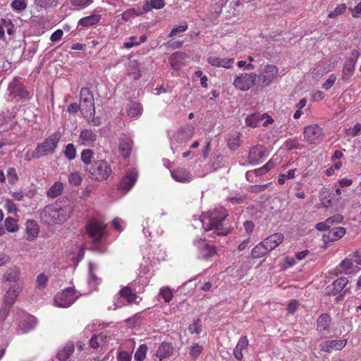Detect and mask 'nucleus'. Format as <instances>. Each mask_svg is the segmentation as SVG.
<instances>
[{"label": "nucleus", "instance_id": "f257e3e1", "mask_svg": "<svg viewBox=\"0 0 361 361\" xmlns=\"http://www.w3.org/2000/svg\"><path fill=\"white\" fill-rule=\"evenodd\" d=\"M228 213L224 208L209 211L202 219V226L206 231H214L217 235H226L231 233V228L224 224Z\"/></svg>", "mask_w": 361, "mask_h": 361}, {"label": "nucleus", "instance_id": "f03ea898", "mask_svg": "<svg viewBox=\"0 0 361 361\" xmlns=\"http://www.w3.org/2000/svg\"><path fill=\"white\" fill-rule=\"evenodd\" d=\"M72 212L71 207H61L58 205H47L42 212L41 216L47 224H61L67 221Z\"/></svg>", "mask_w": 361, "mask_h": 361}, {"label": "nucleus", "instance_id": "7ed1b4c3", "mask_svg": "<svg viewBox=\"0 0 361 361\" xmlns=\"http://www.w3.org/2000/svg\"><path fill=\"white\" fill-rule=\"evenodd\" d=\"M85 171L91 179L99 182L107 180L112 173L111 166L104 160L94 161L86 167Z\"/></svg>", "mask_w": 361, "mask_h": 361}, {"label": "nucleus", "instance_id": "20e7f679", "mask_svg": "<svg viewBox=\"0 0 361 361\" xmlns=\"http://www.w3.org/2000/svg\"><path fill=\"white\" fill-rule=\"evenodd\" d=\"M80 106L85 118L91 117L95 113L94 97L87 87H82L80 93Z\"/></svg>", "mask_w": 361, "mask_h": 361}, {"label": "nucleus", "instance_id": "39448f33", "mask_svg": "<svg viewBox=\"0 0 361 361\" xmlns=\"http://www.w3.org/2000/svg\"><path fill=\"white\" fill-rule=\"evenodd\" d=\"M61 137L62 133L57 130L48 136L42 143L37 145L42 157L52 154L55 152Z\"/></svg>", "mask_w": 361, "mask_h": 361}, {"label": "nucleus", "instance_id": "423d86ee", "mask_svg": "<svg viewBox=\"0 0 361 361\" xmlns=\"http://www.w3.org/2000/svg\"><path fill=\"white\" fill-rule=\"evenodd\" d=\"M86 233L94 241L98 242L106 233V225L96 219L90 220L85 226Z\"/></svg>", "mask_w": 361, "mask_h": 361}, {"label": "nucleus", "instance_id": "0eeeda50", "mask_svg": "<svg viewBox=\"0 0 361 361\" xmlns=\"http://www.w3.org/2000/svg\"><path fill=\"white\" fill-rule=\"evenodd\" d=\"M75 290L73 288H67L58 293L54 298V302L59 307H68L76 300Z\"/></svg>", "mask_w": 361, "mask_h": 361}, {"label": "nucleus", "instance_id": "6e6552de", "mask_svg": "<svg viewBox=\"0 0 361 361\" xmlns=\"http://www.w3.org/2000/svg\"><path fill=\"white\" fill-rule=\"evenodd\" d=\"M257 74L244 73L237 76L233 81L234 87L241 91H247L255 85Z\"/></svg>", "mask_w": 361, "mask_h": 361}, {"label": "nucleus", "instance_id": "1a4fd4ad", "mask_svg": "<svg viewBox=\"0 0 361 361\" xmlns=\"http://www.w3.org/2000/svg\"><path fill=\"white\" fill-rule=\"evenodd\" d=\"M304 139L310 144H314L322 139L324 130L317 124H311L305 127L303 130Z\"/></svg>", "mask_w": 361, "mask_h": 361}, {"label": "nucleus", "instance_id": "9d476101", "mask_svg": "<svg viewBox=\"0 0 361 361\" xmlns=\"http://www.w3.org/2000/svg\"><path fill=\"white\" fill-rule=\"evenodd\" d=\"M267 157L266 147L262 145H257L250 149L247 156V161L252 165H257Z\"/></svg>", "mask_w": 361, "mask_h": 361}, {"label": "nucleus", "instance_id": "9b49d317", "mask_svg": "<svg viewBox=\"0 0 361 361\" xmlns=\"http://www.w3.org/2000/svg\"><path fill=\"white\" fill-rule=\"evenodd\" d=\"M138 178V172L136 169H130L127 171L121 180L118 188L125 192H128L135 185Z\"/></svg>", "mask_w": 361, "mask_h": 361}, {"label": "nucleus", "instance_id": "f8f14e48", "mask_svg": "<svg viewBox=\"0 0 361 361\" xmlns=\"http://www.w3.org/2000/svg\"><path fill=\"white\" fill-rule=\"evenodd\" d=\"M267 118V121L263 123V126H267L269 124L273 123L274 120L269 116L267 113L259 114V113H254L245 118V123L247 126L252 128H257L259 126L260 121Z\"/></svg>", "mask_w": 361, "mask_h": 361}, {"label": "nucleus", "instance_id": "ddd939ff", "mask_svg": "<svg viewBox=\"0 0 361 361\" xmlns=\"http://www.w3.org/2000/svg\"><path fill=\"white\" fill-rule=\"evenodd\" d=\"M331 318L327 314H322L317 320L316 330L321 337H325L330 333Z\"/></svg>", "mask_w": 361, "mask_h": 361}, {"label": "nucleus", "instance_id": "4468645a", "mask_svg": "<svg viewBox=\"0 0 361 361\" xmlns=\"http://www.w3.org/2000/svg\"><path fill=\"white\" fill-rule=\"evenodd\" d=\"M23 289V283H18L12 285L4 297V302L8 306L13 305L17 299L19 293Z\"/></svg>", "mask_w": 361, "mask_h": 361}, {"label": "nucleus", "instance_id": "2eb2a0df", "mask_svg": "<svg viewBox=\"0 0 361 361\" xmlns=\"http://www.w3.org/2000/svg\"><path fill=\"white\" fill-rule=\"evenodd\" d=\"M279 73V68L272 64H268L262 69L259 77L264 85H269Z\"/></svg>", "mask_w": 361, "mask_h": 361}, {"label": "nucleus", "instance_id": "dca6fc26", "mask_svg": "<svg viewBox=\"0 0 361 361\" xmlns=\"http://www.w3.org/2000/svg\"><path fill=\"white\" fill-rule=\"evenodd\" d=\"M347 340H329L320 343L322 351L331 353L334 350H341L346 345Z\"/></svg>", "mask_w": 361, "mask_h": 361}, {"label": "nucleus", "instance_id": "f3484780", "mask_svg": "<svg viewBox=\"0 0 361 361\" xmlns=\"http://www.w3.org/2000/svg\"><path fill=\"white\" fill-rule=\"evenodd\" d=\"M346 233L345 228L341 226L333 228L322 236L324 243L334 242L343 238Z\"/></svg>", "mask_w": 361, "mask_h": 361}, {"label": "nucleus", "instance_id": "a211bd4d", "mask_svg": "<svg viewBox=\"0 0 361 361\" xmlns=\"http://www.w3.org/2000/svg\"><path fill=\"white\" fill-rule=\"evenodd\" d=\"M97 137V134L92 130L85 128L80 133L78 142L80 145L92 146Z\"/></svg>", "mask_w": 361, "mask_h": 361}, {"label": "nucleus", "instance_id": "6ab92c4d", "mask_svg": "<svg viewBox=\"0 0 361 361\" xmlns=\"http://www.w3.org/2000/svg\"><path fill=\"white\" fill-rule=\"evenodd\" d=\"M171 175L176 181L180 183L190 182L192 178L190 172L184 167H178L171 170Z\"/></svg>", "mask_w": 361, "mask_h": 361}, {"label": "nucleus", "instance_id": "aec40b11", "mask_svg": "<svg viewBox=\"0 0 361 361\" xmlns=\"http://www.w3.org/2000/svg\"><path fill=\"white\" fill-rule=\"evenodd\" d=\"M207 61L212 66L217 68H230L234 63L233 58L221 59L216 56H210L207 58Z\"/></svg>", "mask_w": 361, "mask_h": 361}, {"label": "nucleus", "instance_id": "412c9836", "mask_svg": "<svg viewBox=\"0 0 361 361\" xmlns=\"http://www.w3.org/2000/svg\"><path fill=\"white\" fill-rule=\"evenodd\" d=\"M195 130V127L192 124H187L181 127L177 133V141L180 142H187L192 138Z\"/></svg>", "mask_w": 361, "mask_h": 361}, {"label": "nucleus", "instance_id": "4be33fe9", "mask_svg": "<svg viewBox=\"0 0 361 361\" xmlns=\"http://www.w3.org/2000/svg\"><path fill=\"white\" fill-rule=\"evenodd\" d=\"M173 345L170 342H162L158 347L156 356L160 361L169 357L173 353Z\"/></svg>", "mask_w": 361, "mask_h": 361}, {"label": "nucleus", "instance_id": "5701e85b", "mask_svg": "<svg viewBox=\"0 0 361 361\" xmlns=\"http://www.w3.org/2000/svg\"><path fill=\"white\" fill-rule=\"evenodd\" d=\"M284 236L281 233H275L263 241L264 245L267 246V250L269 252L278 247L283 241Z\"/></svg>", "mask_w": 361, "mask_h": 361}, {"label": "nucleus", "instance_id": "b1692460", "mask_svg": "<svg viewBox=\"0 0 361 361\" xmlns=\"http://www.w3.org/2000/svg\"><path fill=\"white\" fill-rule=\"evenodd\" d=\"M248 343V339L246 336H243L240 338L233 350V355L237 360H240L243 359V350L247 348Z\"/></svg>", "mask_w": 361, "mask_h": 361}, {"label": "nucleus", "instance_id": "393cba45", "mask_svg": "<svg viewBox=\"0 0 361 361\" xmlns=\"http://www.w3.org/2000/svg\"><path fill=\"white\" fill-rule=\"evenodd\" d=\"M20 274L19 267L15 266L7 269L2 276V280L4 282H18L20 279Z\"/></svg>", "mask_w": 361, "mask_h": 361}, {"label": "nucleus", "instance_id": "a878e982", "mask_svg": "<svg viewBox=\"0 0 361 361\" xmlns=\"http://www.w3.org/2000/svg\"><path fill=\"white\" fill-rule=\"evenodd\" d=\"M118 295L125 298L129 305L135 303L137 298V294L128 286L121 288L118 292Z\"/></svg>", "mask_w": 361, "mask_h": 361}, {"label": "nucleus", "instance_id": "bb28decb", "mask_svg": "<svg viewBox=\"0 0 361 361\" xmlns=\"http://www.w3.org/2000/svg\"><path fill=\"white\" fill-rule=\"evenodd\" d=\"M356 63V61L350 59L345 61V63L343 66L342 71V79L344 81L348 80L350 77L353 75L355 71V66Z\"/></svg>", "mask_w": 361, "mask_h": 361}, {"label": "nucleus", "instance_id": "cd10ccee", "mask_svg": "<svg viewBox=\"0 0 361 361\" xmlns=\"http://www.w3.org/2000/svg\"><path fill=\"white\" fill-rule=\"evenodd\" d=\"M338 273H345L346 274H354L355 270L354 269L352 259L345 258L342 260L337 268Z\"/></svg>", "mask_w": 361, "mask_h": 361}, {"label": "nucleus", "instance_id": "c85d7f7f", "mask_svg": "<svg viewBox=\"0 0 361 361\" xmlns=\"http://www.w3.org/2000/svg\"><path fill=\"white\" fill-rule=\"evenodd\" d=\"M26 234L27 240H32L39 233V227L37 223L33 220H28L26 221Z\"/></svg>", "mask_w": 361, "mask_h": 361}, {"label": "nucleus", "instance_id": "c756f323", "mask_svg": "<svg viewBox=\"0 0 361 361\" xmlns=\"http://www.w3.org/2000/svg\"><path fill=\"white\" fill-rule=\"evenodd\" d=\"M128 71L130 75H133L135 80L140 79L142 76V73L140 69L138 61L135 59L130 60L128 63Z\"/></svg>", "mask_w": 361, "mask_h": 361}, {"label": "nucleus", "instance_id": "7c9ffc66", "mask_svg": "<svg viewBox=\"0 0 361 361\" xmlns=\"http://www.w3.org/2000/svg\"><path fill=\"white\" fill-rule=\"evenodd\" d=\"M101 20V15L99 14H92L90 16L82 18L78 25L82 27H90L96 25Z\"/></svg>", "mask_w": 361, "mask_h": 361}, {"label": "nucleus", "instance_id": "2f4dec72", "mask_svg": "<svg viewBox=\"0 0 361 361\" xmlns=\"http://www.w3.org/2000/svg\"><path fill=\"white\" fill-rule=\"evenodd\" d=\"M165 6L164 0H150L146 1L142 6L144 12H149L152 9H161Z\"/></svg>", "mask_w": 361, "mask_h": 361}, {"label": "nucleus", "instance_id": "473e14b6", "mask_svg": "<svg viewBox=\"0 0 361 361\" xmlns=\"http://www.w3.org/2000/svg\"><path fill=\"white\" fill-rule=\"evenodd\" d=\"M75 347L73 343L67 344L57 353V358L60 361H66L74 352Z\"/></svg>", "mask_w": 361, "mask_h": 361}, {"label": "nucleus", "instance_id": "72a5a7b5", "mask_svg": "<svg viewBox=\"0 0 361 361\" xmlns=\"http://www.w3.org/2000/svg\"><path fill=\"white\" fill-rule=\"evenodd\" d=\"M201 255L204 259H209L217 255L216 247L210 244H204L201 248Z\"/></svg>", "mask_w": 361, "mask_h": 361}, {"label": "nucleus", "instance_id": "f704fd0d", "mask_svg": "<svg viewBox=\"0 0 361 361\" xmlns=\"http://www.w3.org/2000/svg\"><path fill=\"white\" fill-rule=\"evenodd\" d=\"M185 57V54L181 51H176L172 54L169 58V63L172 68L178 69L180 66V61Z\"/></svg>", "mask_w": 361, "mask_h": 361}, {"label": "nucleus", "instance_id": "c9c22d12", "mask_svg": "<svg viewBox=\"0 0 361 361\" xmlns=\"http://www.w3.org/2000/svg\"><path fill=\"white\" fill-rule=\"evenodd\" d=\"M145 12L143 9L141 10L139 8H132L126 10L121 14V18L125 21H128L132 18L142 16Z\"/></svg>", "mask_w": 361, "mask_h": 361}, {"label": "nucleus", "instance_id": "e433bc0d", "mask_svg": "<svg viewBox=\"0 0 361 361\" xmlns=\"http://www.w3.org/2000/svg\"><path fill=\"white\" fill-rule=\"evenodd\" d=\"M63 185L61 182L57 181L47 190V195L50 198H55L59 196L63 191Z\"/></svg>", "mask_w": 361, "mask_h": 361}, {"label": "nucleus", "instance_id": "4c0bfd02", "mask_svg": "<svg viewBox=\"0 0 361 361\" xmlns=\"http://www.w3.org/2000/svg\"><path fill=\"white\" fill-rule=\"evenodd\" d=\"M204 350V346L198 343H192L189 347V355L193 360H196Z\"/></svg>", "mask_w": 361, "mask_h": 361}, {"label": "nucleus", "instance_id": "58836bf2", "mask_svg": "<svg viewBox=\"0 0 361 361\" xmlns=\"http://www.w3.org/2000/svg\"><path fill=\"white\" fill-rule=\"evenodd\" d=\"M269 252V250H267V246L264 245V241H262L252 250L251 254L254 258H260Z\"/></svg>", "mask_w": 361, "mask_h": 361}, {"label": "nucleus", "instance_id": "ea45409f", "mask_svg": "<svg viewBox=\"0 0 361 361\" xmlns=\"http://www.w3.org/2000/svg\"><path fill=\"white\" fill-rule=\"evenodd\" d=\"M142 111V105L140 103L135 102H131L126 109L127 114L130 117H136L140 115Z\"/></svg>", "mask_w": 361, "mask_h": 361}, {"label": "nucleus", "instance_id": "a19ab883", "mask_svg": "<svg viewBox=\"0 0 361 361\" xmlns=\"http://www.w3.org/2000/svg\"><path fill=\"white\" fill-rule=\"evenodd\" d=\"M321 204L324 207L328 208L332 204L331 195L327 189L323 188L320 191Z\"/></svg>", "mask_w": 361, "mask_h": 361}, {"label": "nucleus", "instance_id": "79ce46f5", "mask_svg": "<svg viewBox=\"0 0 361 361\" xmlns=\"http://www.w3.org/2000/svg\"><path fill=\"white\" fill-rule=\"evenodd\" d=\"M6 178L9 185H15L18 181L19 176L15 167H9L7 169Z\"/></svg>", "mask_w": 361, "mask_h": 361}, {"label": "nucleus", "instance_id": "37998d69", "mask_svg": "<svg viewBox=\"0 0 361 361\" xmlns=\"http://www.w3.org/2000/svg\"><path fill=\"white\" fill-rule=\"evenodd\" d=\"M4 226L6 229L10 233H14L18 230L17 221L12 217H7L5 219Z\"/></svg>", "mask_w": 361, "mask_h": 361}, {"label": "nucleus", "instance_id": "c03bdc74", "mask_svg": "<svg viewBox=\"0 0 361 361\" xmlns=\"http://www.w3.org/2000/svg\"><path fill=\"white\" fill-rule=\"evenodd\" d=\"M131 149V142L129 140L121 142L119 145V152L121 155L124 158L129 157Z\"/></svg>", "mask_w": 361, "mask_h": 361}, {"label": "nucleus", "instance_id": "a18cd8bd", "mask_svg": "<svg viewBox=\"0 0 361 361\" xmlns=\"http://www.w3.org/2000/svg\"><path fill=\"white\" fill-rule=\"evenodd\" d=\"M348 280L346 277H341L336 279L334 283V290L335 293L341 292L348 284Z\"/></svg>", "mask_w": 361, "mask_h": 361}, {"label": "nucleus", "instance_id": "49530a36", "mask_svg": "<svg viewBox=\"0 0 361 361\" xmlns=\"http://www.w3.org/2000/svg\"><path fill=\"white\" fill-rule=\"evenodd\" d=\"M93 151L90 149H83L81 152V160L86 165V167L92 164Z\"/></svg>", "mask_w": 361, "mask_h": 361}, {"label": "nucleus", "instance_id": "de8ad7c7", "mask_svg": "<svg viewBox=\"0 0 361 361\" xmlns=\"http://www.w3.org/2000/svg\"><path fill=\"white\" fill-rule=\"evenodd\" d=\"M159 295L161 296L165 302H171L173 298V293L168 286H164L160 289Z\"/></svg>", "mask_w": 361, "mask_h": 361}, {"label": "nucleus", "instance_id": "09e8293b", "mask_svg": "<svg viewBox=\"0 0 361 361\" xmlns=\"http://www.w3.org/2000/svg\"><path fill=\"white\" fill-rule=\"evenodd\" d=\"M285 148L288 150H292L294 149H301L302 145L300 144L298 138H289L284 142Z\"/></svg>", "mask_w": 361, "mask_h": 361}, {"label": "nucleus", "instance_id": "8fccbe9b", "mask_svg": "<svg viewBox=\"0 0 361 361\" xmlns=\"http://www.w3.org/2000/svg\"><path fill=\"white\" fill-rule=\"evenodd\" d=\"M147 349V346L145 344L140 345L135 353V360L136 361H143L146 357Z\"/></svg>", "mask_w": 361, "mask_h": 361}, {"label": "nucleus", "instance_id": "3c124183", "mask_svg": "<svg viewBox=\"0 0 361 361\" xmlns=\"http://www.w3.org/2000/svg\"><path fill=\"white\" fill-rule=\"evenodd\" d=\"M346 6L345 4L338 5L334 11L328 14L329 18H336L338 16L343 15L346 11Z\"/></svg>", "mask_w": 361, "mask_h": 361}, {"label": "nucleus", "instance_id": "603ef678", "mask_svg": "<svg viewBox=\"0 0 361 361\" xmlns=\"http://www.w3.org/2000/svg\"><path fill=\"white\" fill-rule=\"evenodd\" d=\"M64 155L68 160H73L76 157V149L73 143H69L66 146Z\"/></svg>", "mask_w": 361, "mask_h": 361}, {"label": "nucleus", "instance_id": "864d4df0", "mask_svg": "<svg viewBox=\"0 0 361 361\" xmlns=\"http://www.w3.org/2000/svg\"><path fill=\"white\" fill-rule=\"evenodd\" d=\"M188 331L191 334H200L202 331L201 321L200 319L194 320L192 323L190 324Z\"/></svg>", "mask_w": 361, "mask_h": 361}, {"label": "nucleus", "instance_id": "5fc2aeb1", "mask_svg": "<svg viewBox=\"0 0 361 361\" xmlns=\"http://www.w3.org/2000/svg\"><path fill=\"white\" fill-rule=\"evenodd\" d=\"M42 155L41 154L37 146L35 147L34 150H27L25 154V160L27 161H30L34 159H39Z\"/></svg>", "mask_w": 361, "mask_h": 361}, {"label": "nucleus", "instance_id": "6e6d98bb", "mask_svg": "<svg viewBox=\"0 0 361 361\" xmlns=\"http://www.w3.org/2000/svg\"><path fill=\"white\" fill-rule=\"evenodd\" d=\"M68 179L69 183L74 186L80 185L82 181V178L78 172L71 173Z\"/></svg>", "mask_w": 361, "mask_h": 361}, {"label": "nucleus", "instance_id": "4d7b16f0", "mask_svg": "<svg viewBox=\"0 0 361 361\" xmlns=\"http://www.w3.org/2000/svg\"><path fill=\"white\" fill-rule=\"evenodd\" d=\"M240 146V140L239 134L235 137H233L228 139V147L232 150L235 151Z\"/></svg>", "mask_w": 361, "mask_h": 361}, {"label": "nucleus", "instance_id": "13d9d810", "mask_svg": "<svg viewBox=\"0 0 361 361\" xmlns=\"http://www.w3.org/2000/svg\"><path fill=\"white\" fill-rule=\"evenodd\" d=\"M12 8L16 11H22L26 8L25 0H13L11 4Z\"/></svg>", "mask_w": 361, "mask_h": 361}, {"label": "nucleus", "instance_id": "bf43d9fd", "mask_svg": "<svg viewBox=\"0 0 361 361\" xmlns=\"http://www.w3.org/2000/svg\"><path fill=\"white\" fill-rule=\"evenodd\" d=\"M48 282V278L44 274H40L37 277V283L39 289H44Z\"/></svg>", "mask_w": 361, "mask_h": 361}, {"label": "nucleus", "instance_id": "052dcab7", "mask_svg": "<svg viewBox=\"0 0 361 361\" xmlns=\"http://www.w3.org/2000/svg\"><path fill=\"white\" fill-rule=\"evenodd\" d=\"M132 354L127 351H119L117 353L118 361H131Z\"/></svg>", "mask_w": 361, "mask_h": 361}, {"label": "nucleus", "instance_id": "680f3d73", "mask_svg": "<svg viewBox=\"0 0 361 361\" xmlns=\"http://www.w3.org/2000/svg\"><path fill=\"white\" fill-rule=\"evenodd\" d=\"M71 4L76 7L84 8L92 3V0H70Z\"/></svg>", "mask_w": 361, "mask_h": 361}, {"label": "nucleus", "instance_id": "e2e57ef3", "mask_svg": "<svg viewBox=\"0 0 361 361\" xmlns=\"http://www.w3.org/2000/svg\"><path fill=\"white\" fill-rule=\"evenodd\" d=\"M5 207L8 213H16L18 210L16 204L11 199L6 200Z\"/></svg>", "mask_w": 361, "mask_h": 361}, {"label": "nucleus", "instance_id": "0e129e2a", "mask_svg": "<svg viewBox=\"0 0 361 361\" xmlns=\"http://www.w3.org/2000/svg\"><path fill=\"white\" fill-rule=\"evenodd\" d=\"M183 42L182 41H169L164 44V46L167 49H179L182 47Z\"/></svg>", "mask_w": 361, "mask_h": 361}, {"label": "nucleus", "instance_id": "69168bd1", "mask_svg": "<svg viewBox=\"0 0 361 361\" xmlns=\"http://www.w3.org/2000/svg\"><path fill=\"white\" fill-rule=\"evenodd\" d=\"M99 339L102 340L103 339V336L102 335L94 334L92 336L90 341V347L94 348V349L98 348L99 346Z\"/></svg>", "mask_w": 361, "mask_h": 361}, {"label": "nucleus", "instance_id": "338daca9", "mask_svg": "<svg viewBox=\"0 0 361 361\" xmlns=\"http://www.w3.org/2000/svg\"><path fill=\"white\" fill-rule=\"evenodd\" d=\"M336 80V76L334 74L330 75L329 78L322 85V88H324L326 90H329L334 85Z\"/></svg>", "mask_w": 361, "mask_h": 361}, {"label": "nucleus", "instance_id": "774afa93", "mask_svg": "<svg viewBox=\"0 0 361 361\" xmlns=\"http://www.w3.org/2000/svg\"><path fill=\"white\" fill-rule=\"evenodd\" d=\"M187 29H188V25L186 23L184 25H178L172 29V30L171 31V32L169 34V37H172L175 36L177 33L183 32L186 31Z\"/></svg>", "mask_w": 361, "mask_h": 361}]
</instances>
